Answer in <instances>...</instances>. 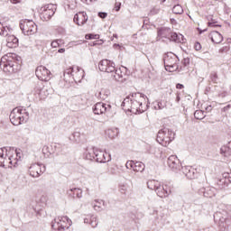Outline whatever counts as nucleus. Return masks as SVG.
Listing matches in <instances>:
<instances>
[{
	"label": "nucleus",
	"mask_w": 231,
	"mask_h": 231,
	"mask_svg": "<svg viewBox=\"0 0 231 231\" xmlns=\"http://www.w3.org/2000/svg\"><path fill=\"white\" fill-rule=\"evenodd\" d=\"M126 169H133L134 172H143L145 171V164L142 162L128 161L125 163Z\"/></svg>",
	"instance_id": "6ab92c4d"
},
{
	"label": "nucleus",
	"mask_w": 231,
	"mask_h": 231,
	"mask_svg": "<svg viewBox=\"0 0 231 231\" xmlns=\"http://www.w3.org/2000/svg\"><path fill=\"white\" fill-rule=\"evenodd\" d=\"M97 147L88 148L84 153L83 158L89 162H95V156L97 155Z\"/></svg>",
	"instance_id": "393cba45"
},
{
	"label": "nucleus",
	"mask_w": 231,
	"mask_h": 231,
	"mask_svg": "<svg viewBox=\"0 0 231 231\" xmlns=\"http://www.w3.org/2000/svg\"><path fill=\"white\" fill-rule=\"evenodd\" d=\"M167 164H168V167H170V169L173 171V172H180V171H181L183 167L181 166V162H180V159H178V156L176 155H171L168 158Z\"/></svg>",
	"instance_id": "dca6fc26"
},
{
	"label": "nucleus",
	"mask_w": 231,
	"mask_h": 231,
	"mask_svg": "<svg viewBox=\"0 0 231 231\" xmlns=\"http://www.w3.org/2000/svg\"><path fill=\"white\" fill-rule=\"evenodd\" d=\"M129 190H130L129 185L127 184L119 185V192H121L125 196H127V194H129Z\"/></svg>",
	"instance_id": "58836bf2"
},
{
	"label": "nucleus",
	"mask_w": 231,
	"mask_h": 231,
	"mask_svg": "<svg viewBox=\"0 0 231 231\" xmlns=\"http://www.w3.org/2000/svg\"><path fill=\"white\" fill-rule=\"evenodd\" d=\"M180 100H181V97H180V94L177 95L175 102L179 103Z\"/></svg>",
	"instance_id": "e2e57ef3"
},
{
	"label": "nucleus",
	"mask_w": 231,
	"mask_h": 231,
	"mask_svg": "<svg viewBox=\"0 0 231 231\" xmlns=\"http://www.w3.org/2000/svg\"><path fill=\"white\" fill-rule=\"evenodd\" d=\"M170 42H177L178 44H184V42L187 41L185 39V36L181 33H177L171 31V34L170 36Z\"/></svg>",
	"instance_id": "b1692460"
},
{
	"label": "nucleus",
	"mask_w": 231,
	"mask_h": 231,
	"mask_svg": "<svg viewBox=\"0 0 231 231\" xmlns=\"http://www.w3.org/2000/svg\"><path fill=\"white\" fill-rule=\"evenodd\" d=\"M42 152H43V154H48V152H50V147L43 146Z\"/></svg>",
	"instance_id": "5fc2aeb1"
},
{
	"label": "nucleus",
	"mask_w": 231,
	"mask_h": 231,
	"mask_svg": "<svg viewBox=\"0 0 231 231\" xmlns=\"http://www.w3.org/2000/svg\"><path fill=\"white\" fill-rule=\"evenodd\" d=\"M230 50L229 47L226 46V47H223L219 50V53H225L226 51H228Z\"/></svg>",
	"instance_id": "864d4df0"
},
{
	"label": "nucleus",
	"mask_w": 231,
	"mask_h": 231,
	"mask_svg": "<svg viewBox=\"0 0 231 231\" xmlns=\"http://www.w3.org/2000/svg\"><path fill=\"white\" fill-rule=\"evenodd\" d=\"M44 172H46V166L44 164L32 163L29 167V173L32 178H39V176L44 174Z\"/></svg>",
	"instance_id": "2eb2a0df"
},
{
	"label": "nucleus",
	"mask_w": 231,
	"mask_h": 231,
	"mask_svg": "<svg viewBox=\"0 0 231 231\" xmlns=\"http://www.w3.org/2000/svg\"><path fill=\"white\" fill-rule=\"evenodd\" d=\"M94 162L97 163H107V162H111V154L97 148Z\"/></svg>",
	"instance_id": "f3484780"
},
{
	"label": "nucleus",
	"mask_w": 231,
	"mask_h": 231,
	"mask_svg": "<svg viewBox=\"0 0 231 231\" xmlns=\"http://www.w3.org/2000/svg\"><path fill=\"white\" fill-rule=\"evenodd\" d=\"M172 33V30L169 27H161L158 29L157 35L161 39H171V35Z\"/></svg>",
	"instance_id": "5701e85b"
},
{
	"label": "nucleus",
	"mask_w": 231,
	"mask_h": 231,
	"mask_svg": "<svg viewBox=\"0 0 231 231\" xmlns=\"http://www.w3.org/2000/svg\"><path fill=\"white\" fill-rule=\"evenodd\" d=\"M42 89H44V85H42V82H38L37 86L34 88L35 95H38L39 98L42 100L44 98V96H42Z\"/></svg>",
	"instance_id": "f704fd0d"
},
{
	"label": "nucleus",
	"mask_w": 231,
	"mask_h": 231,
	"mask_svg": "<svg viewBox=\"0 0 231 231\" xmlns=\"http://www.w3.org/2000/svg\"><path fill=\"white\" fill-rule=\"evenodd\" d=\"M121 106L124 111L134 113V115L145 113L149 109V98L140 92L132 93L124 99Z\"/></svg>",
	"instance_id": "f257e3e1"
},
{
	"label": "nucleus",
	"mask_w": 231,
	"mask_h": 231,
	"mask_svg": "<svg viewBox=\"0 0 231 231\" xmlns=\"http://www.w3.org/2000/svg\"><path fill=\"white\" fill-rule=\"evenodd\" d=\"M206 111H207V113H210V111H212V106H208L206 107Z\"/></svg>",
	"instance_id": "bf43d9fd"
},
{
	"label": "nucleus",
	"mask_w": 231,
	"mask_h": 231,
	"mask_svg": "<svg viewBox=\"0 0 231 231\" xmlns=\"http://www.w3.org/2000/svg\"><path fill=\"white\" fill-rule=\"evenodd\" d=\"M209 79H210L211 82H213L214 84H217V73L211 72Z\"/></svg>",
	"instance_id": "49530a36"
},
{
	"label": "nucleus",
	"mask_w": 231,
	"mask_h": 231,
	"mask_svg": "<svg viewBox=\"0 0 231 231\" xmlns=\"http://www.w3.org/2000/svg\"><path fill=\"white\" fill-rule=\"evenodd\" d=\"M224 213H221V211H217L214 215V221L216 223H218V226L220 231H226L228 230V226L231 225V217H228V214H226V211H223Z\"/></svg>",
	"instance_id": "1a4fd4ad"
},
{
	"label": "nucleus",
	"mask_w": 231,
	"mask_h": 231,
	"mask_svg": "<svg viewBox=\"0 0 231 231\" xmlns=\"http://www.w3.org/2000/svg\"><path fill=\"white\" fill-rule=\"evenodd\" d=\"M97 15L100 17V19H106V17H107V13L99 12Z\"/></svg>",
	"instance_id": "8fccbe9b"
},
{
	"label": "nucleus",
	"mask_w": 231,
	"mask_h": 231,
	"mask_svg": "<svg viewBox=\"0 0 231 231\" xmlns=\"http://www.w3.org/2000/svg\"><path fill=\"white\" fill-rule=\"evenodd\" d=\"M152 106H153V109H155V110L160 109V108L158 107V105H152Z\"/></svg>",
	"instance_id": "338daca9"
},
{
	"label": "nucleus",
	"mask_w": 231,
	"mask_h": 231,
	"mask_svg": "<svg viewBox=\"0 0 231 231\" xmlns=\"http://www.w3.org/2000/svg\"><path fill=\"white\" fill-rule=\"evenodd\" d=\"M181 62L183 64V67H180V70L185 69L187 68V66H189L190 64V59L184 58Z\"/></svg>",
	"instance_id": "a18cd8bd"
},
{
	"label": "nucleus",
	"mask_w": 231,
	"mask_h": 231,
	"mask_svg": "<svg viewBox=\"0 0 231 231\" xmlns=\"http://www.w3.org/2000/svg\"><path fill=\"white\" fill-rule=\"evenodd\" d=\"M51 48H61V46H64V40L62 39H57L53 40L51 43Z\"/></svg>",
	"instance_id": "e433bc0d"
},
{
	"label": "nucleus",
	"mask_w": 231,
	"mask_h": 231,
	"mask_svg": "<svg viewBox=\"0 0 231 231\" xmlns=\"http://www.w3.org/2000/svg\"><path fill=\"white\" fill-rule=\"evenodd\" d=\"M74 23L78 24V26H84L88 23V14L85 12L76 14L74 15Z\"/></svg>",
	"instance_id": "4be33fe9"
},
{
	"label": "nucleus",
	"mask_w": 231,
	"mask_h": 231,
	"mask_svg": "<svg viewBox=\"0 0 231 231\" xmlns=\"http://www.w3.org/2000/svg\"><path fill=\"white\" fill-rule=\"evenodd\" d=\"M9 118L13 125H21L22 124L28 122V118H30V113H28L26 109L15 107L12 110Z\"/></svg>",
	"instance_id": "423d86ee"
},
{
	"label": "nucleus",
	"mask_w": 231,
	"mask_h": 231,
	"mask_svg": "<svg viewBox=\"0 0 231 231\" xmlns=\"http://www.w3.org/2000/svg\"><path fill=\"white\" fill-rule=\"evenodd\" d=\"M194 116L196 118V120H203V118H205V112L202 110H197L194 113Z\"/></svg>",
	"instance_id": "79ce46f5"
},
{
	"label": "nucleus",
	"mask_w": 231,
	"mask_h": 231,
	"mask_svg": "<svg viewBox=\"0 0 231 231\" xmlns=\"http://www.w3.org/2000/svg\"><path fill=\"white\" fill-rule=\"evenodd\" d=\"M150 14H152V15H156V14H160V9L153 7V8L150 11Z\"/></svg>",
	"instance_id": "09e8293b"
},
{
	"label": "nucleus",
	"mask_w": 231,
	"mask_h": 231,
	"mask_svg": "<svg viewBox=\"0 0 231 231\" xmlns=\"http://www.w3.org/2000/svg\"><path fill=\"white\" fill-rule=\"evenodd\" d=\"M116 12H118L120 10V7H116Z\"/></svg>",
	"instance_id": "774afa93"
},
{
	"label": "nucleus",
	"mask_w": 231,
	"mask_h": 231,
	"mask_svg": "<svg viewBox=\"0 0 231 231\" xmlns=\"http://www.w3.org/2000/svg\"><path fill=\"white\" fill-rule=\"evenodd\" d=\"M84 223L91 226L92 228H97V226H98V219H97L95 215H88L84 218Z\"/></svg>",
	"instance_id": "bb28decb"
},
{
	"label": "nucleus",
	"mask_w": 231,
	"mask_h": 231,
	"mask_svg": "<svg viewBox=\"0 0 231 231\" xmlns=\"http://www.w3.org/2000/svg\"><path fill=\"white\" fill-rule=\"evenodd\" d=\"M208 92H210V87L206 88V93H208Z\"/></svg>",
	"instance_id": "69168bd1"
},
{
	"label": "nucleus",
	"mask_w": 231,
	"mask_h": 231,
	"mask_svg": "<svg viewBox=\"0 0 231 231\" xmlns=\"http://www.w3.org/2000/svg\"><path fill=\"white\" fill-rule=\"evenodd\" d=\"M227 96H228V92L226 91H223L218 94V97H220V98H225V97H227Z\"/></svg>",
	"instance_id": "603ef678"
},
{
	"label": "nucleus",
	"mask_w": 231,
	"mask_h": 231,
	"mask_svg": "<svg viewBox=\"0 0 231 231\" xmlns=\"http://www.w3.org/2000/svg\"><path fill=\"white\" fill-rule=\"evenodd\" d=\"M64 51H66V49H64V48L58 50V53H64Z\"/></svg>",
	"instance_id": "680f3d73"
},
{
	"label": "nucleus",
	"mask_w": 231,
	"mask_h": 231,
	"mask_svg": "<svg viewBox=\"0 0 231 231\" xmlns=\"http://www.w3.org/2000/svg\"><path fill=\"white\" fill-rule=\"evenodd\" d=\"M109 95H111L109 89H101V91L96 94V97L99 98V100H107Z\"/></svg>",
	"instance_id": "473e14b6"
},
{
	"label": "nucleus",
	"mask_w": 231,
	"mask_h": 231,
	"mask_svg": "<svg viewBox=\"0 0 231 231\" xmlns=\"http://www.w3.org/2000/svg\"><path fill=\"white\" fill-rule=\"evenodd\" d=\"M75 73V69L72 67L67 69L63 72L64 80H73V75Z\"/></svg>",
	"instance_id": "72a5a7b5"
},
{
	"label": "nucleus",
	"mask_w": 231,
	"mask_h": 231,
	"mask_svg": "<svg viewBox=\"0 0 231 231\" xmlns=\"http://www.w3.org/2000/svg\"><path fill=\"white\" fill-rule=\"evenodd\" d=\"M181 171L188 180H196L199 176L198 170L192 166H182Z\"/></svg>",
	"instance_id": "a211bd4d"
},
{
	"label": "nucleus",
	"mask_w": 231,
	"mask_h": 231,
	"mask_svg": "<svg viewBox=\"0 0 231 231\" xmlns=\"http://www.w3.org/2000/svg\"><path fill=\"white\" fill-rule=\"evenodd\" d=\"M71 226V219L67 216L58 217L51 222L53 231H65Z\"/></svg>",
	"instance_id": "9d476101"
},
{
	"label": "nucleus",
	"mask_w": 231,
	"mask_h": 231,
	"mask_svg": "<svg viewBox=\"0 0 231 231\" xmlns=\"http://www.w3.org/2000/svg\"><path fill=\"white\" fill-rule=\"evenodd\" d=\"M210 35H211V41L215 44H219V43L223 42V35H221V33H219V32L213 31L210 33Z\"/></svg>",
	"instance_id": "7c9ffc66"
},
{
	"label": "nucleus",
	"mask_w": 231,
	"mask_h": 231,
	"mask_svg": "<svg viewBox=\"0 0 231 231\" xmlns=\"http://www.w3.org/2000/svg\"><path fill=\"white\" fill-rule=\"evenodd\" d=\"M94 115H111L113 113V106L107 103L98 102L93 106Z\"/></svg>",
	"instance_id": "ddd939ff"
},
{
	"label": "nucleus",
	"mask_w": 231,
	"mask_h": 231,
	"mask_svg": "<svg viewBox=\"0 0 231 231\" xmlns=\"http://www.w3.org/2000/svg\"><path fill=\"white\" fill-rule=\"evenodd\" d=\"M67 195L69 198H73V199L76 198L80 199V198H82V189L79 188H70L67 190Z\"/></svg>",
	"instance_id": "a878e982"
},
{
	"label": "nucleus",
	"mask_w": 231,
	"mask_h": 231,
	"mask_svg": "<svg viewBox=\"0 0 231 231\" xmlns=\"http://www.w3.org/2000/svg\"><path fill=\"white\" fill-rule=\"evenodd\" d=\"M176 134L169 128H162L159 130L157 134L156 141L158 143L162 145V147H167L174 140Z\"/></svg>",
	"instance_id": "0eeeda50"
},
{
	"label": "nucleus",
	"mask_w": 231,
	"mask_h": 231,
	"mask_svg": "<svg viewBox=\"0 0 231 231\" xmlns=\"http://www.w3.org/2000/svg\"><path fill=\"white\" fill-rule=\"evenodd\" d=\"M199 194L204 198H214L217 194V189L212 186L201 188L199 189Z\"/></svg>",
	"instance_id": "aec40b11"
},
{
	"label": "nucleus",
	"mask_w": 231,
	"mask_h": 231,
	"mask_svg": "<svg viewBox=\"0 0 231 231\" xmlns=\"http://www.w3.org/2000/svg\"><path fill=\"white\" fill-rule=\"evenodd\" d=\"M230 107H231V105H227V106H224V107L222 108V111H223L224 113H226V111H228V109H230Z\"/></svg>",
	"instance_id": "4d7b16f0"
},
{
	"label": "nucleus",
	"mask_w": 231,
	"mask_h": 231,
	"mask_svg": "<svg viewBox=\"0 0 231 231\" xmlns=\"http://www.w3.org/2000/svg\"><path fill=\"white\" fill-rule=\"evenodd\" d=\"M147 187L150 190H155L159 198H169L172 194L173 187L172 184H162L156 180H150L147 181Z\"/></svg>",
	"instance_id": "7ed1b4c3"
},
{
	"label": "nucleus",
	"mask_w": 231,
	"mask_h": 231,
	"mask_svg": "<svg viewBox=\"0 0 231 231\" xmlns=\"http://www.w3.org/2000/svg\"><path fill=\"white\" fill-rule=\"evenodd\" d=\"M70 142H75L76 143H79L80 142V133L79 132H74L69 136Z\"/></svg>",
	"instance_id": "4c0bfd02"
},
{
	"label": "nucleus",
	"mask_w": 231,
	"mask_h": 231,
	"mask_svg": "<svg viewBox=\"0 0 231 231\" xmlns=\"http://www.w3.org/2000/svg\"><path fill=\"white\" fill-rule=\"evenodd\" d=\"M220 154L227 160H231V141L220 148Z\"/></svg>",
	"instance_id": "cd10ccee"
},
{
	"label": "nucleus",
	"mask_w": 231,
	"mask_h": 231,
	"mask_svg": "<svg viewBox=\"0 0 231 231\" xmlns=\"http://www.w3.org/2000/svg\"><path fill=\"white\" fill-rule=\"evenodd\" d=\"M153 216H156L157 219H163L165 217V215L160 211H153Z\"/></svg>",
	"instance_id": "de8ad7c7"
},
{
	"label": "nucleus",
	"mask_w": 231,
	"mask_h": 231,
	"mask_svg": "<svg viewBox=\"0 0 231 231\" xmlns=\"http://www.w3.org/2000/svg\"><path fill=\"white\" fill-rule=\"evenodd\" d=\"M57 11V5L53 4H49L42 6L40 17L42 21H50L53 15H55V12Z\"/></svg>",
	"instance_id": "f8f14e48"
},
{
	"label": "nucleus",
	"mask_w": 231,
	"mask_h": 231,
	"mask_svg": "<svg viewBox=\"0 0 231 231\" xmlns=\"http://www.w3.org/2000/svg\"><path fill=\"white\" fill-rule=\"evenodd\" d=\"M115 62L109 60H102L98 63L99 71L110 73L111 79L116 82H124L127 80V76L122 71V69H116Z\"/></svg>",
	"instance_id": "f03ea898"
},
{
	"label": "nucleus",
	"mask_w": 231,
	"mask_h": 231,
	"mask_svg": "<svg viewBox=\"0 0 231 231\" xmlns=\"http://www.w3.org/2000/svg\"><path fill=\"white\" fill-rule=\"evenodd\" d=\"M172 12L176 15H181V14H183V7H181L180 5H176L172 8Z\"/></svg>",
	"instance_id": "a19ab883"
},
{
	"label": "nucleus",
	"mask_w": 231,
	"mask_h": 231,
	"mask_svg": "<svg viewBox=\"0 0 231 231\" xmlns=\"http://www.w3.org/2000/svg\"><path fill=\"white\" fill-rule=\"evenodd\" d=\"M35 75L39 80L42 82H48L51 79V72L46 69L44 66L37 67L35 70Z\"/></svg>",
	"instance_id": "4468645a"
},
{
	"label": "nucleus",
	"mask_w": 231,
	"mask_h": 231,
	"mask_svg": "<svg viewBox=\"0 0 231 231\" xmlns=\"http://www.w3.org/2000/svg\"><path fill=\"white\" fill-rule=\"evenodd\" d=\"M176 88H177V89H183L184 86H183V84L179 83L176 85Z\"/></svg>",
	"instance_id": "13d9d810"
},
{
	"label": "nucleus",
	"mask_w": 231,
	"mask_h": 231,
	"mask_svg": "<svg viewBox=\"0 0 231 231\" xmlns=\"http://www.w3.org/2000/svg\"><path fill=\"white\" fill-rule=\"evenodd\" d=\"M85 5H89V0H81Z\"/></svg>",
	"instance_id": "0e129e2a"
},
{
	"label": "nucleus",
	"mask_w": 231,
	"mask_h": 231,
	"mask_svg": "<svg viewBox=\"0 0 231 231\" xmlns=\"http://www.w3.org/2000/svg\"><path fill=\"white\" fill-rule=\"evenodd\" d=\"M85 39H87V41H91L93 39H100V34L88 33L85 35Z\"/></svg>",
	"instance_id": "c03bdc74"
},
{
	"label": "nucleus",
	"mask_w": 231,
	"mask_h": 231,
	"mask_svg": "<svg viewBox=\"0 0 231 231\" xmlns=\"http://www.w3.org/2000/svg\"><path fill=\"white\" fill-rule=\"evenodd\" d=\"M208 26L211 27V28H214L216 26H221L219 24H216V23H213V22H208Z\"/></svg>",
	"instance_id": "6e6d98bb"
},
{
	"label": "nucleus",
	"mask_w": 231,
	"mask_h": 231,
	"mask_svg": "<svg viewBox=\"0 0 231 231\" xmlns=\"http://www.w3.org/2000/svg\"><path fill=\"white\" fill-rule=\"evenodd\" d=\"M14 59H15V54L8 53L0 60V68L7 75H14V73H17L21 69V66Z\"/></svg>",
	"instance_id": "20e7f679"
},
{
	"label": "nucleus",
	"mask_w": 231,
	"mask_h": 231,
	"mask_svg": "<svg viewBox=\"0 0 231 231\" xmlns=\"http://www.w3.org/2000/svg\"><path fill=\"white\" fill-rule=\"evenodd\" d=\"M97 204H94V210L101 211L102 210V205H105V201L100 199V200H96Z\"/></svg>",
	"instance_id": "37998d69"
},
{
	"label": "nucleus",
	"mask_w": 231,
	"mask_h": 231,
	"mask_svg": "<svg viewBox=\"0 0 231 231\" xmlns=\"http://www.w3.org/2000/svg\"><path fill=\"white\" fill-rule=\"evenodd\" d=\"M152 106H158L159 110L165 109V107H167V101L165 100L155 101L152 103Z\"/></svg>",
	"instance_id": "ea45409f"
},
{
	"label": "nucleus",
	"mask_w": 231,
	"mask_h": 231,
	"mask_svg": "<svg viewBox=\"0 0 231 231\" xmlns=\"http://www.w3.org/2000/svg\"><path fill=\"white\" fill-rule=\"evenodd\" d=\"M15 156L11 155L8 156V149L6 147L0 148V167H5V163H8V167L12 169V167H17L19 165V162H21V156H23V152L21 150H15Z\"/></svg>",
	"instance_id": "39448f33"
},
{
	"label": "nucleus",
	"mask_w": 231,
	"mask_h": 231,
	"mask_svg": "<svg viewBox=\"0 0 231 231\" xmlns=\"http://www.w3.org/2000/svg\"><path fill=\"white\" fill-rule=\"evenodd\" d=\"M11 3L13 5H17V4L21 3V0H11Z\"/></svg>",
	"instance_id": "052dcab7"
},
{
	"label": "nucleus",
	"mask_w": 231,
	"mask_h": 231,
	"mask_svg": "<svg viewBox=\"0 0 231 231\" xmlns=\"http://www.w3.org/2000/svg\"><path fill=\"white\" fill-rule=\"evenodd\" d=\"M14 32V29L10 25H6V23H4L3 31L0 32V35L2 37H9L10 33Z\"/></svg>",
	"instance_id": "c9c22d12"
},
{
	"label": "nucleus",
	"mask_w": 231,
	"mask_h": 231,
	"mask_svg": "<svg viewBox=\"0 0 231 231\" xmlns=\"http://www.w3.org/2000/svg\"><path fill=\"white\" fill-rule=\"evenodd\" d=\"M6 42L7 48H17L19 46V39L14 35L7 36Z\"/></svg>",
	"instance_id": "c85d7f7f"
},
{
	"label": "nucleus",
	"mask_w": 231,
	"mask_h": 231,
	"mask_svg": "<svg viewBox=\"0 0 231 231\" xmlns=\"http://www.w3.org/2000/svg\"><path fill=\"white\" fill-rule=\"evenodd\" d=\"M163 62L166 71H170V73L180 69V67L178 66V62H180V58H178V56H176V54L172 52H167L166 54H164Z\"/></svg>",
	"instance_id": "6e6552de"
},
{
	"label": "nucleus",
	"mask_w": 231,
	"mask_h": 231,
	"mask_svg": "<svg viewBox=\"0 0 231 231\" xmlns=\"http://www.w3.org/2000/svg\"><path fill=\"white\" fill-rule=\"evenodd\" d=\"M82 79H84V70L81 68L77 67L74 69L73 79L75 82H82Z\"/></svg>",
	"instance_id": "c756f323"
},
{
	"label": "nucleus",
	"mask_w": 231,
	"mask_h": 231,
	"mask_svg": "<svg viewBox=\"0 0 231 231\" xmlns=\"http://www.w3.org/2000/svg\"><path fill=\"white\" fill-rule=\"evenodd\" d=\"M120 131L118 128H109L105 132L106 136L113 140V138H116L118 136Z\"/></svg>",
	"instance_id": "2f4dec72"
},
{
	"label": "nucleus",
	"mask_w": 231,
	"mask_h": 231,
	"mask_svg": "<svg viewBox=\"0 0 231 231\" xmlns=\"http://www.w3.org/2000/svg\"><path fill=\"white\" fill-rule=\"evenodd\" d=\"M194 49L196 51H199V50H201V43L197 42L194 45Z\"/></svg>",
	"instance_id": "3c124183"
},
{
	"label": "nucleus",
	"mask_w": 231,
	"mask_h": 231,
	"mask_svg": "<svg viewBox=\"0 0 231 231\" xmlns=\"http://www.w3.org/2000/svg\"><path fill=\"white\" fill-rule=\"evenodd\" d=\"M20 29L22 30L23 35H35L37 32V24L32 20H22L20 22Z\"/></svg>",
	"instance_id": "9b49d317"
},
{
	"label": "nucleus",
	"mask_w": 231,
	"mask_h": 231,
	"mask_svg": "<svg viewBox=\"0 0 231 231\" xmlns=\"http://www.w3.org/2000/svg\"><path fill=\"white\" fill-rule=\"evenodd\" d=\"M229 183H231V173L224 172L222 178L217 180V185L220 189H225Z\"/></svg>",
	"instance_id": "412c9836"
}]
</instances>
